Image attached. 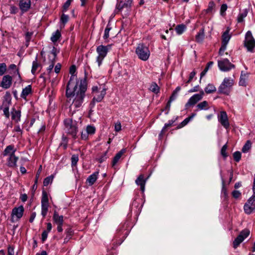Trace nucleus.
<instances>
[{
    "label": "nucleus",
    "mask_w": 255,
    "mask_h": 255,
    "mask_svg": "<svg viewBox=\"0 0 255 255\" xmlns=\"http://www.w3.org/2000/svg\"><path fill=\"white\" fill-rule=\"evenodd\" d=\"M15 149H14V146L9 145L7 146L3 151V155L4 156H11L13 155Z\"/></svg>",
    "instance_id": "nucleus-25"
},
{
    "label": "nucleus",
    "mask_w": 255,
    "mask_h": 255,
    "mask_svg": "<svg viewBox=\"0 0 255 255\" xmlns=\"http://www.w3.org/2000/svg\"><path fill=\"white\" fill-rule=\"evenodd\" d=\"M216 91V87L212 84H209L205 88V91L207 94H211L215 92Z\"/></svg>",
    "instance_id": "nucleus-35"
},
{
    "label": "nucleus",
    "mask_w": 255,
    "mask_h": 255,
    "mask_svg": "<svg viewBox=\"0 0 255 255\" xmlns=\"http://www.w3.org/2000/svg\"><path fill=\"white\" fill-rule=\"evenodd\" d=\"M92 94L93 95V100L91 103V105L93 106L96 102H100L103 99L106 93V89L103 86H93L92 87Z\"/></svg>",
    "instance_id": "nucleus-2"
},
{
    "label": "nucleus",
    "mask_w": 255,
    "mask_h": 255,
    "mask_svg": "<svg viewBox=\"0 0 255 255\" xmlns=\"http://www.w3.org/2000/svg\"><path fill=\"white\" fill-rule=\"evenodd\" d=\"M121 124L120 122H117L115 125V130L116 131H119L121 130Z\"/></svg>",
    "instance_id": "nucleus-59"
},
{
    "label": "nucleus",
    "mask_w": 255,
    "mask_h": 255,
    "mask_svg": "<svg viewBox=\"0 0 255 255\" xmlns=\"http://www.w3.org/2000/svg\"><path fill=\"white\" fill-rule=\"evenodd\" d=\"M244 210L246 214H250L255 210V202L249 199L244 205Z\"/></svg>",
    "instance_id": "nucleus-16"
},
{
    "label": "nucleus",
    "mask_w": 255,
    "mask_h": 255,
    "mask_svg": "<svg viewBox=\"0 0 255 255\" xmlns=\"http://www.w3.org/2000/svg\"><path fill=\"white\" fill-rule=\"evenodd\" d=\"M31 87L30 85H28L22 90L21 94V97L23 99H26V97L31 93Z\"/></svg>",
    "instance_id": "nucleus-30"
},
{
    "label": "nucleus",
    "mask_w": 255,
    "mask_h": 255,
    "mask_svg": "<svg viewBox=\"0 0 255 255\" xmlns=\"http://www.w3.org/2000/svg\"><path fill=\"white\" fill-rule=\"evenodd\" d=\"M227 9V5L226 4H223L221 5L220 12L221 15H223L224 13L226 11Z\"/></svg>",
    "instance_id": "nucleus-60"
},
{
    "label": "nucleus",
    "mask_w": 255,
    "mask_h": 255,
    "mask_svg": "<svg viewBox=\"0 0 255 255\" xmlns=\"http://www.w3.org/2000/svg\"><path fill=\"white\" fill-rule=\"evenodd\" d=\"M247 79L248 75L246 74H243V72L242 71L240 77L239 85L242 86H246L247 84Z\"/></svg>",
    "instance_id": "nucleus-31"
},
{
    "label": "nucleus",
    "mask_w": 255,
    "mask_h": 255,
    "mask_svg": "<svg viewBox=\"0 0 255 255\" xmlns=\"http://www.w3.org/2000/svg\"><path fill=\"white\" fill-rule=\"evenodd\" d=\"M135 183L137 185L140 186L141 190L144 192L145 184V180L144 179V176L143 175H140L135 180Z\"/></svg>",
    "instance_id": "nucleus-23"
},
{
    "label": "nucleus",
    "mask_w": 255,
    "mask_h": 255,
    "mask_svg": "<svg viewBox=\"0 0 255 255\" xmlns=\"http://www.w3.org/2000/svg\"><path fill=\"white\" fill-rule=\"evenodd\" d=\"M244 44L245 47L247 49L248 51L250 52H254L255 39L251 31H248L246 33Z\"/></svg>",
    "instance_id": "nucleus-6"
},
{
    "label": "nucleus",
    "mask_w": 255,
    "mask_h": 255,
    "mask_svg": "<svg viewBox=\"0 0 255 255\" xmlns=\"http://www.w3.org/2000/svg\"><path fill=\"white\" fill-rule=\"evenodd\" d=\"M40 66V65L37 62V57L35 58V60L33 61L32 62V66L31 69V73L33 74H34L36 71L37 70L38 67Z\"/></svg>",
    "instance_id": "nucleus-41"
},
{
    "label": "nucleus",
    "mask_w": 255,
    "mask_h": 255,
    "mask_svg": "<svg viewBox=\"0 0 255 255\" xmlns=\"http://www.w3.org/2000/svg\"><path fill=\"white\" fill-rule=\"evenodd\" d=\"M53 179V176H50L44 179L43 184L44 186H47L49 183H51Z\"/></svg>",
    "instance_id": "nucleus-49"
},
{
    "label": "nucleus",
    "mask_w": 255,
    "mask_h": 255,
    "mask_svg": "<svg viewBox=\"0 0 255 255\" xmlns=\"http://www.w3.org/2000/svg\"><path fill=\"white\" fill-rule=\"evenodd\" d=\"M8 72L9 74H12L13 73L12 71H14V72H16L17 75H18V77L20 78V75L19 72V71L18 69L16 68V65L14 64H10L8 68Z\"/></svg>",
    "instance_id": "nucleus-32"
},
{
    "label": "nucleus",
    "mask_w": 255,
    "mask_h": 255,
    "mask_svg": "<svg viewBox=\"0 0 255 255\" xmlns=\"http://www.w3.org/2000/svg\"><path fill=\"white\" fill-rule=\"evenodd\" d=\"M12 76L9 75L3 76L1 81V87L5 89L10 88L12 84Z\"/></svg>",
    "instance_id": "nucleus-17"
},
{
    "label": "nucleus",
    "mask_w": 255,
    "mask_h": 255,
    "mask_svg": "<svg viewBox=\"0 0 255 255\" xmlns=\"http://www.w3.org/2000/svg\"><path fill=\"white\" fill-rule=\"evenodd\" d=\"M111 29V27L110 26V24H108L107 25L106 28L105 29L104 31V34L103 36V38L104 39H107L109 37V32L110 30Z\"/></svg>",
    "instance_id": "nucleus-44"
},
{
    "label": "nucleus",
    "mask_w": 255,
    "mask_h": 255,
    "mask_svg": "<svg viewBox=\"0 0 255 255\" xmlns=\"http://www.w3.org/2000/svg\"><path fill=\"white\" fill-rule=\"evenodd\" d=\"M8 255H14V248L12 247L9 246L7 250Z\"/></svg>",
    "instance_id": "nucleus-62"
},
{
    "label": "nucleus",
    "mask_w": 255,
    "mask_h": 255,
    "mask_svg": "<svg viewBox=\"0 0 255 255\" xmlns=\"http://www.w3.org/2000/svg\"><path fill=\"white\" fill-rule=\"evenodd\" d=\"M31 6L30 0H20L19 6L20 10L23 12H26L30 8Z\"/></svg>",
    "instance_id": "nucleus-18"
},
{
    "label": "nucleus",
    "mask_w": 255,
    "mask_h": 255,
    "mask_svg": "<svg viewBox=\"0 0 255 255\" xmlns=\"http://www.w3.org/2000/svg\"><path fill=\"white\" fill-rule=\"evenodd\" d=\"M64 125L66 132L75 138L77 132V128L75 121H73L71 119H67L64 121Z\"/></svg>",
    "instance_id": "nucleus-5"
},
{
    "label": "nucleus",
    "mask_w": 255,
    "mask_h": 255,
    "mask_svg": "<svg viewBox=\"0 0 255 255\" xmlns=\"http://www.w3.org/2000/svg\"><path fill=\"white\" fill-rule=\"evenodd\" d=\"M11 119L16 123L20 121L21 112L20 110H16L14 108L11 110Z\"/></svg>",
    "instance_id": "nucleus-19"
},
{
    "label": "nucleus",
    "mask_w": 255,
    "mask_h": 255,
    "mask_svg": "<svg viewBox=\"0 0 255 255\" xmlns=\"http://www.w3.org/2000/svg\"><path fill=\"white\" fill-rule=\"evenodd\" d=\"M95 131L96 128L94 126L88 125L81 131V138L83 140H87L89 136L93 135Z\"/></svg>",
    "instance_id": "nucleus-13"
},
{
    "label": "nucleus",
    "mask_w": 255,
    "mask_h": 255,
    "mask_svg": "<svg viewBox=\"0 0 255 255\" xmlns=\"http://www.w3.org/2000/svg\"><path fill=\"white\" fill-rule=\"evenodd\" d=\"M126 152L125 149H122L119 152H118L115 157H114L112 162V165L113 167H114L117 163L120 161L123 154Z\"/></svg>",
    "instance_id": "nucleus-21"
},
{
    "label": "nucleus",
    "mask_w": 255,
    "mask_h": 255,
    "mask_svg": "<svg viewBox=\"0 0 255 255\" xmlns=\"http://www.w3.org/2000/svg\"><path fill=\"white\" fill-rule=\"evenodd\" d=\"M231 38V36L229 34V31L227 30L225 31L222 35V43H227Z\"/></svg>",
    "instance_id": "nucleus-34"
},
{
    "label": "nucleus",
    "mask_w": 255,
    "mask_h": 255,
    "mask_svg": "<svg viewBox=\"0 0 255 255\" xmlns=\"http://www.w3.org/2000/svg\"><path fill=\"white\" fill-rule=\"evenodd\" d=\"M61 65L60 63H58L56 64V65L55 67L54 71L56 73L58 74L59 73L60 69H61Z\"/></svg>",
    "instance_id": "nucleus-63"
},
{
    "label": "nucleus",
    "mask_w": 255,
    "mask_h": 255,
    "mask_svg": "<svg viewBox=\"0 0 255 255\" xmlns=\"http://www.w3.org/2000/svg\"><path fill=\"white\" fill-rule=\"evenodd\" d=\"M251 142L250 140H248L243 147L242 151L244 153L248 152L251 148Z\"/></svg>",
    "instance_id": "nucleus-43"
},
{
    "label": "nucleus",
    "mask_w": 255,
    "mask_h": 255,
    "mask_svg": "<svg viewBox=\"0 0 255 255\" xmlns=\"http://www.w3.org/2000/svg\"><path fill=\"white\" fill-rule=\"evenodd\" d=\"M57 55V49L53 47L51 52H50V55H49V57L51 58L52 60H54L56 58Z\"/></svg>",
    "instance_id": "nucleus-47"
},
{
    "label": "nucleus",
    "mask_w": 255,
    "mask_h": 255,
    "mask_svg": "<svg viewBox=\"0 0 255 255\" xmlns=\"http://www.w3.org/2000/svg\"><path fill=\"white\" fill-rule=\"evenodd\" d=\"M53 220L54 224L56 225L63 224V216L62 215H59L57 211L54 212L53 216Z\"/></svg>",
    "instance_id": "nucleus-20"
},
{
    "label": "nucleus",
    "mask_w": 255,
    "mask_h": 255,
    "mask_svg": "<svg viewBox=\"0 0 255 255\" xmlns=\"http://www.w3.org/2000/svg\"><path fill=\"white\" fill-rule=\"evenodd\" d=\"M68 15H66L65 14H63L60 18V20L63 24H65L66 23H67L68 21Z\"/></svg>",
    "instance_id": "nucleus-53"
},
{
    "label": "nucleus",
    "mask_w": 255,
    "mask_h": 255,
    "mask_svg": "<svg viewBox=\"0 0 255 255\" xmlns=\"http://www.w3.org/2000/svg\"><path fill=\"white\" fill-rule=\"evenodd\" d=\"M24 208L22 206L14 207L11 212L12 221L15 222L19 220L23 216Z\"/></svg>",
    "instance_id": "nucleus-12"
},
{
    "label": "nucleus",
    "mask_w": 255,
    "mask_h": 255,
    "mask_svg": "<svg viewBox=\"0 0 255 255\" xmlns=\"http://www.w3.org/2000/svg\"><path fill=\"white\" fill-rule=\"evenodd\" d=\"M99 172L96 171L90 175L87 179L86 182L89 185L91 186L94 184L98 178Z\"/></svg>",
    "instance_id": "nucleus-22"
},
{
    "label": "nucleus",
    "mask_w": 255,
    "mask_h": 255,
    "mask_svg": "<svg viewBox=\"0 0 255 255\" xmlns=\"http://www.w3.org/2000/svg\"><path fill=\"white\" fill-rule=\"evenodd\" d=\"M41 205H49L48 196L47 193L44 191L42 192Z\"/></svg>",
    "instance_id": "nucleus-39"
},
{
    "label": "nucleus",
    "mask_w": 255,
    "mask_h": 255,
    "mask_svg": "<svg viewBox=\"0 0 255 255\" xmlns=\"http://www.w3.org/2000/svg\"><path fill=\"white\" fill-rule=\"evenodd\" d=\"M132 3V0H121L117 3L116 8L119 11L126 8L128 11L130 8Z\"/></svg>",
    "instance_id": "nucleus-15"
},
{
    "label": "nucleus",
    "mask_w": 255,
    "mask_h": 255,
    "mask_svg": "<svg viewBox=\"0 0 255 255\" xmlns=\"http://www.w3.org/2000/svg\"><path fill=\"white\" fill-rule=\"evenodd\" d=\"M233 157L234 160L237 161L239 162L241 158V153L240 151H236L233 154Z\"/></svg>",
    "instance_id": "nucleus-48"
},
{
    "label": "nucleus",
    "mask_w": 255,
    "mask_h": 255,
    "mask_svg": "<svg viewBox=\"0 0 255 255\" xmlns=\"http://www.w3.org/2000/svg\"><path fill=\"white\" fill-rule=\"evenodd\" d=\"M111 45H108L104 46L100 45L97 46L96 48V52L98 53V56L96 58V62L98 63V66L100 67L106 56L109 50L111 48Z\"/></svg>",
    "instance_id": "nucleus-4"
},
{
    "label": "nucleus",
    "mask_w": 255,
    "mask_h": 255,
    "mask_svg": "<svg viewBox=\"0 0 255 255\" xmlns=\"http://www.w3.org/2000/svg\"><path fill=\"white\" fill-rule=\"evenodd\" d=\"M18 160V158L15 157L14 154L9 156L8 159V165L10 167L16 166V163Z\"/></svg>",
    "instance_id": "nucleus-28"
},
{
    "label": "nucleus",
    "mask_w": 255,
    "mask_h": 255,
    "mask_svg": "<svg viewBox=\"0 0 255 255\" xmlns=\"http://www.w3.org/2000/svg\"><path fill=\"white\" fill-rule=\"evenodd\" d=\"M49 232H48L47 231H44L41 235V239L43 242H44L47 239L48 236V234Z\"/></svg>",
    "instance_id": "nucleus-58"
},
{
    "label": "nucleus",
    "mask_w": 255,
    "mask_h": 255,
    "mask_svg": "<svg viewBox=\"0 0 255 255\" xmlns=\"http://www.w3.org/2000/svg\"><path fill=\"white\" fill-rule=\"evenodd\" d=\"M60 36L61 33L59 30H57L52 34L50 39L53 42H56L57 41Z\"/></svg>",
    "instance_id": "nucleus-36"
},
{
    "label": "nucleus",
    "mask_w": 255,
    "mask_h": 255,
    "mask_svg": "<svg viewBox=\"0 0 255 255\" xmlns=\"http://www.w3.org/2000/svg\"><path fill=\"white\" fill-rule=\"evenodd\" d=\"M215 4L213 1H210L208 4V7L206 9V12L207 13L211 12L215 7Z\"/></svg>",
    "instance_id": "nucleus-54"
},
{
    "label": "nucleus",
    "mask_w": 255,
    "mask_h": 255,
    "mask_svg": "<svg viewBox=\"0 0 255 255\" xmlns=\"http://www.w3.org/2000/svg\"><path fill=\"white\" fill-rule=\"evenodd\" d=\"M204 29L202 28L196 35V41L199 43L202 42L204 38Z\"/></svg>",
    "instance_id": "nucleus-29"
},
{
    "label": "nucleus",
    "mask_w": 255,
    "mask_h": 255,
    "mask_svg": "<svg viewBox=\"0 0 255 255\" xmlns=\"http://www.w3.org/2000/svg\"><path fill=\"white\" fill-rule=\"evenodd\" d=\"M54 64H55V61L51 60V63H50V64L49 65V66H48V67L47 68V71L49 73H50L51 72L52 70L53 69V68L54 67Z\"/></svg>",
    "instance_id": "nucleus-61"
},
{
    "label": "nucleus",
    "mask_w": 255,
    "mask_h": 255,
    "mask_svg": "<svg viewBox=\"0 0 255 255\" xmlns=\"http://www.w3.org/2000/svg\"><path fill=\"white\" fill-rule=\"evenodd\" d=\"M204 95V91L202 90L200 91L199 94H194L188 101L185 104V109H187L189 107L193 106L200 101Z\"/></svg>",
    "instance_id": "nucleus-9"
},
{
    "label": "nucleus",
    "mask_w": 255,
    "mask_h": 255,
    "mask_svg": "<svg viewBox=\"0 0 255 255\" xmlns=\"http://www.w3.org/2000/svg\"><path fill=\"white\" fill-rule=\"evenodd\" d=\"M135 53L138 58L143 61H147L150 55L148 47L142 43L137 44L135 49Z\"/></svg>",
    "instance_id": "nucleus-3"
},
{
    "label": "nucleus",
    "mask_w": 255,
    "mask_h": 255,
    "mask_svg": "<svg viewBox=\"0 0 255 255\" xmlns=\"http://www.w3.org/2000/svg\"><path fill=\"white\" fill-rule=\"evenodd\" d=\"M76 72V67L75 65H72L70 68V73L71 74L70 80L67 84V85L72 86V85L74 84V80L76 79V76L74 75Z\"/></svg>",
    "instance_id": "nucleus-24"
},
{
    "label": "nucleus",
    "mask_w": 255,
    "mask_h": 255,
    "mask_svg": "<svg viewBox=\"0 0 255 255\" xmlns=\"http://www.w3.org/2000/svg\"><path fill=\"white\" fill-rule=\"evenodd\" d=\"M248 11L246 9L244 10V11L241 13H240L237 18L238 22H242L244 21V19L245 17H246L247 15Z\"/></svg>",
    "instance_id": "nucleus-40"
},
{
    "label": "nucleus",
    "mask_w": 255,
    "mask_h": 255,
    "mask_svg": "<svg viewBox=\"0 0 255 255\" xmlns=\"http://www.w3.org/2000/svg\"><path fill=\"white\" fill-rule=\"evenodd\" d=\"M107 153L108 151H105L99 158L98 161L100 163L103 162L104 161H105L108 157L107 156Z\"/></svg>",
    "instance_id": "nucleus-52"
},
{
    "label": "nucleus",
    "mask_w": 255,
    "mask_h": 255,
    "mask_svg": "<svg viewBox=\"0 0 255 255\" xmlns=\"http://www.w3.org/2000/svg\"><path fill=\"white\" fill-rule=\"evenodd\" d=\"M186 29V26L184 24L178 25L175 28V31L177 34L180 35L183 33Z\"/></svg>",
    "instance_id": "nucleus-37"
},
{
    "label": "nucleus",
    "mask_w": 255,
    "mask_h": 255,
    "mask_svg": "<svg viewBox=\"0 0 255 255\" xmlns=\"http://www.w3.org/2000/svg\"><path fill=\"white\" fill-rule=\"evenodd\" d=\"M149 90L155 94H157L159 92L160 88L156 83L152 82L150 86Z\"/></svg>",
    "instance_id": "nucleus-33"
},
{
    "label": "nucleus",
    "mask_w": 255,
    "mask_h": 255,
    "mask_svg": "<svg viewBox=\"0 0 255 255\" xmlns=\"http://www.w3.org/2000/svg\"><path fill=\"white\" fill-rule=\"evenodd\" d=\"M227 149V145L226 144L224 145L222 147L221 153L223 156L226 157L227 156V154L226 153V150Z\"/></svg>",
    "instance_id": "nucleus-55"
},
{
    "label": "nucleus",
    "mask_w": 255,
    "mask_h": 255,
    "mask_svg": "<svg viewBox=\"0 0 255 255\" xmlns=\"http://www.w3.org/2000/svg\"><path fill=\"white\" fill-rule=\"evenodd\" d=\"M67 85L66 96L69 103H71L70 108H80L84 101L87 86L85 79H81L76 82L74 87Z\"/></svg>",
    "instance_id": "nucleus-1"
},
{
    "label": "nucleus",
    "mask_w": 255,
    "mask_h": 255,
    "mask_svg": "<svg viewBox=\"0 0 255 255\" xmlns=\"http://www.w3.org/2000/svg\"><path fill=\"white\" fill-rule=\"evenodd\" d=\"M11 95L9 92H7L4 97L2 107H1V109H2L3 111V115L7 119H8L10 116L9 108V106L11 104Z\"/></svg>",
    "instance_id": "nucleus-7"
},
{
    "label": "nucleus",
    "mask_w": 255,
    "mask_h": 255,
    "mask_svg": "<svg viewBox=\"0 0 255 255\" xmlns=\"http://www.w3.org/2000/svg\"><path fill=\"white\" fill-rule=\"evenodd\" d=\"M49 205H41V215L44 218L47 213Z\"/></svg>",
    "instance_id": "nucleus-42"
},
{
    "label": "nucleus",
    "mask_w": 255,
    "mask_h": 255,
    "mask_svg": "<svg viewBox=\"0 0 255 255\" xmlns=\"http://www.w3.org/2000/svg\"><path fill=\"white\" fill-rule=\"evenodd\" d=\"M233 80L230 78H225L220 87H219V91L221 93L228 94L229 93V89L233 85Z\"/></svg>",
    "instance_id": "nucleus-8"
},
{
    "label": "nucleus",
    "mask_w": 255,
    "mask_h": 255,
    "mask_svg": "<svg viewBox=\"0 0 255 255\" xmlns=\"http://www.w3.org/2000/svg\"><path fill=\"white\" fill-rule=\"evenodd\" d=\"M213 64L214 63L212 61H210L207 63L204 70L201 73L200 79L206 75L209 68L213 66Z\"/></svg>",
    "instance_id": "nucleus-38"
},
{
    "label": "nucleus",
    "mask_w": 255,
    "mask_h": 255,
    "mask_svg": "<svg viewBox=\"0 0 255 255\" xmlns=\"http://www.w3.org/2000/svg\"><path fill=\"white\" fill-rule=\"evenodd\" d=\"M79 160V157L78 155H73L71 157V165L72 166H75L77 165V163Z\"/></svg>",
    "instance_id": "nucleus-46"
},
{
    "label": "nucleus",
    "mask_w": 255,
    "mask_h": 255,
    "mask_svg": "<svg viewBox=\"0 0 255 255\" xmlns=\"http://www.w3.org/2000/svg\"><path fill=\"white\" fill-rule=\"evenodd\" d=\"M174 122L175 120H171L169 121L167 123H166L161 131V133H163L165 130L166 129V128L171 126L172 124L174 123Z\"/></svg>",
    "instance_id": "nucleus-45"
},
{
    "label": "nucleus",
    "mask_w": 255,
    "mask_h": 255,
    "mask_svg": "<svg viewBox=\"0 0 255 255\" xmlns=\"http://www.w3.org/2000/svg\"><path fill=\"white\" fill-rule=\"evenodd\" d=\"M35 217H36V213L35 212L32 213V214H31L30 217L29 218V222L30 223H32L33 221V220H34Z\"/></svg>",
    "instance_id": "nucleus-64"
},
{
    "label": "nucleus",
    "mask_w": 255,
    "mask_h": 255,
    "mask_svg": "<svg viewBox=\"0 0 255 255\" xmlns=\"http://www.w3.org/2000/svg\"><path fill=\"white\" fill-rule=\"evenodd\" d=\"M65 234H66V237L64 239V244H66L71 239L73 235V230L71 228H67L65 230Z\"/></svg>",
    "instance_id": "nucleus-27"
},
{
    "label": "nucleus",
    "mask_w": 255,
    "mask_h": 255,
    "mask_svg": "<svg viewBox=\"0 0 255 255\" xmlns=\"http://www.w3.org/2000/svg\"><path fill=\"white\" fill-rule=\"evenodd\" d=\"M241 195V192L238 190H234L232 192V196L235 198H238Z\"/></svg>",
    "instance_id": "nucleus-57"
},
{
    "label": "nucleus",
    "mask_w": 255,
    "mask_h": 255,
    "mask_svg": "<svg viewBox=\"0 0 255 255\" xmlns=\"http://www.w3.org/2000/svg\"><path fill=\"white\" fill-rule=\"evenodd\" d=\"M218 65L220 70L224 72L229 71L235 67V65L232 64L227 58L219 60L218 61Z\"/></svg>",
    "instance_id": "nucleus-10"
},
{
    "label": "nucleus",
    "mask_w": 255,
    "mask_h": 255,
    "mask_svg": "<svg viewBox=\"0 0 255 255\" xmlns=\"http://www.w3.org/2000/svg\"><path fill=\"white\" fill-rule=\"evenodd\" d=\"M209 109V104L206 101H203L200 103H199L196 106V111H199L201 110H206Z\"/></svg>",
    "instance_id": "nucleus-26"
},
{
    "label": "nucleus",
    "mask_w": 255,
    "mask_h": 255,
    "mask_svg": "<svg viewBox=\"0 0 255 255\" xmlns=\"http://www.w3.org/2000/svg\"><path fill=\"white\" fill-rule=\"evenodd\" d=\"M250 231L249 230L245 229L243 230L239 236L235 239L233 242V247L235 249H236L239 245L247 237L249 236Z\"/></svg>",
    "instance_id": "nucleus-11"
},
{
    "label": "nucleus",
    "mask_w": 255,
    "mask_h": 255,
    "mask_svg": "<svg viewBox=\"0 0 255 255\" xmlns=\"http://www.w3.org/2000/svg\"><path fill=\"white\" fill-rule=\"evenodd\" d=\"M71 0H67L63 6V11L66 12L71 4Z\"/></svg>",
    "instance_id": "nucleus-50"
},
{
    "label": "nucleus",
    "mask_w": 255,
    "mask_h": 255,
    "mask_svg": "<svg viewBox=\"0 0 255 255\" xmlns=\"http://www.w3.org/2000/svg\"><path fill=\"white\" fill-rule=\"evenodd\" d=\"M7 70V67L5 63H1V75L4 74Z\"/></svg>",
    "instance_id": "nucleus-56"
},
{
    "label": "nucleus",
    "mask_w": 255,
    "mask_h": 255,
    "mask_svg": "<svg viewBox=\"0 0 255 255\" xmlns=\"http://www.w3.org/2000/svg\"><path fill=\"white\" fill-rule=\"evenodd\" d=\"M191 120V118H187L183 120L179 125V128H182L185 126Z\"/></svg>",
    "instance_id": "nucleus-51"
},
{
    "label": "nucleus",
    "mask_w": 255,
    "mask_h": 255,
    "mask_svg": "<svg viewBox=\"0 0 255 255\" xmlns=\"http://www.w3.org/2000/svg\"><path fill=\"white\" fill-rule=\"evenodd\" d=\"M218 120L221 125L226 129L229 128L230 124L227 114L225 111H221L218 115Z\"/></svg>",
    "instance_id": "nucleus-14"
}]
</instances>
